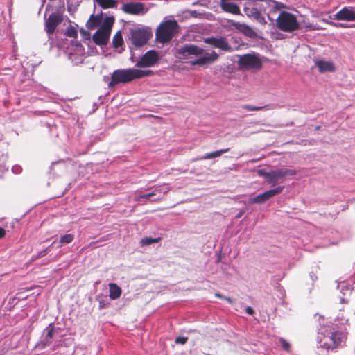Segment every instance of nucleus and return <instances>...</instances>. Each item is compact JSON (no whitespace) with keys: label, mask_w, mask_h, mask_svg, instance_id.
<instances>
[{"label":"nucleus","mask_w":355,"mask_h":355,"mask_svg":"<svg viewBox=\"0 0 355 355\" xmlns=\"http://www.w3.org/2000/svg\"><path fill=\"white\" fill-rule=\"evenodd\" d=\"M338 27H342V28H346L347 27L346 25L345 24H340L338 26H337Z\"/></svg>","instance_id":"41"},{"label":"nucleus","mask_w":355,"mask_h":355,"mask_svg":"<svg viewBox=\"0 0 355 355\" xmlns=\"http://www.w3.org/2000/svg\"><path fill=\"white\" fill-rule=\"evenodd\" d=\"M230 0H221L220 7L222 10L226 12L233 15H240L241 10L239 7L233 3L229 2Z\"/></svg>","instance_id":"19"},{"label":"nucleus","mask_w":355,"mask_h":355,"mask_svg":"<svg viewBox=\"0 0 355 355\" xmlns=\"http://www.w3.org/2000/svg\"><path fill=\"white\" fill-rule=\"evenodd\" d=\"M251 2L245 3L243 12L245 15L250 19H253L261 25H266V21L264 17L261 15V11L257 8L256 4L254 3L256 1L251 0Z\"/></svg>","instance_id":"8"},{"label":"nucleus","mask_w":355,"mask_h":355,"mask_svg":"<svg viewBox=\"0 0 355 355\" xmlns=\"http://www.w3.org/2000/svg\"><path fill=\"white\" fill-rule=\"evenodd\" d=\"M152 35L151 29L148 27L136 28L130 31L131 42L136 47L145 45Z\"/></svg>","instance_id":"6"},{"label":"nucleus","mask_w":355,"mask_h":355,"mask_svg":"<svg viewBox=\"0 0 355 355\" xmlns=\"http://www.w3.org/2000/svg\"><path fill=\"white\" fill-rule=\"evenodd\" d=\"M187 337L179 336L175 338V343L176 344L184 345L187 342Z\"/></svg>","instance_id":"34"},{"label":"nucleus","mask_w":355,"mask_h":355,"mask_svg":"<svg viewBox=\"0 0 355 355\" xmlns=\"http://www.w3.org/2000/svg\"><path fill=\"white\" fill-rule=\"evenodd\" d=\"M98 4L103 9L116 7L117 2L115 0H96Z\"/></svg>","instance_id":"23"},{"label":"nucleus","mask_w":355,"mask_h":355,"mask_svg":"<svg viewBox=\"0 0 355 355\" xmlns=\"http://www.w3.org/2000/svg\"><path fill=\"white\" fill-rule=\"evenodd\" d=\"M51 245L48 246L44 250L39 252L37 253V254L35 256V257L33 258V259H39V258L46 256L49 252H51Z\"/></svg>","instance_id":"31"},{"label":"nucleus","mask_w":355,"mask_h":355,"mask_svg":"<svg viewBox=\"0 0 355 355\" xmlns=\"http://www.w3.org/2000/svg\"><path fill=\"white\" fill-rule=\"evenodd\" d=\"M190 17H194V18H202V16L205 15V13H200L198 12L196 10H190L189 11Z\"/></svg>","instance_id":"33"},{"label":"nucleus","mask_w":355,"mask_h":355,"mask_svg":"<svg viewBox=\"0 0 355 355\" xmlns=\"http://www.w3.org/2000/svg\"><path fill=\"white\" fill-rule=\"evenodd\" d=\"M159 60V55L155 50L148 51L142 55L135 64L138 68L151 67L155 65Z\"/></svg>","instance_id":"9"},{"label":"nucleus","mask_w":355,"mask_h":355,"mask_svg":"<svg viewBox=\"0 0 355 355\" xmlns=\"http://www.w3.org/2000/svg\"><path fill=\"white\" fill-rule=\"evenodd\" d=\"M153 73L151 70H141L134 68L117 69L112 73L108 87L111 88L120 83L125 84L134 80L150 76Z\"/></svg>","instance_id":"3"},{"label":"nucleus","mask_w":355,"mask_h":355,"mask_svg":"<svg viewBox=\"0 0 355 355\" xmlns=\"http://www.w3.org/2000/svg\"><path fill=\"white\" fill-rule=\"evenodd\" d=\"M334 19L355 21V7H344L334 15Z\"/></svg>","instance_id":"15"},{"label":"nucleus","mask_w":355,"mask_h":355,"mask_svg":"<svg viewBox=\"0 0 355 355\" xmlns=\"http://www.w3.org/2000/svg\"><path fill=\"white\" fill-rule=\"evenodd\" d=\"M346 339L347 332L343 327L332 323L323 327L320 337V345L327 350L335 349L340 347Z\"/></svg>","instance_id":"1"},{"label":"nucleus","mask_w":355,"mask_h":355,"mask_svg":"<svg viewBox=\"0 0 355 355\" xmlns=\"http://www.w3.org/2000/svg\"><path fill=\"white\" fill-rule=\"evenodd\" d=\"M107 306V303L106 302V300L103 299L99 300V309H103L106 308Z\"/></svg>","instance_id":"36"},{"label":"nucleus","mask_w":355,"mask_h":355,"mask_svg":"<svg viewBox=\"0 0 355 355\" xmlns=\"http://www.w3.org/2000/svg\"><path fill=\"white\" fill-rule=\"evenodd\" d=\"M161 240H162V237H159V236L157 238H155V239H153L151 237H144L140 240L139 245L141 247L146 246V245H149L153 243H158Z\"/></svg>","instance_id":"24"},{"label":"nucleus","mask_w":355,"mask_h":355,"mask_svg":"<svg viewBox=\"0 0 355 355\" xmlns=\"http://www.w3.org/2000/svg\"><path fill=\"white\" fill-rule=\"evenodd\" d=\"M110 33L105 30L104 28H99L93 35L92 39L97 45H105L107 43Z\"/></svg>","instance_id":"16"},{"label":"nucleus","mask_w":355,"mask_h":355,"mask_svg":"<svg viewBox=\"0 0 355 355\" xmlns=\"http://www.w3.org/2000/svg\"><path fill=\"white\" fill-rule=\"evenodd\" d=\"M62 20V16L59 12L51 13L45 21V31L47 34L52 35Z\"/></svg>","instance_id":"13"},{"label":"nucleus","mask_w":355,"mask_h":355,"mask_svg":"<svg viewBox=\"0 0 355 355\" xmlns=\"http://www.w3.org/2000/svg\"><path fill=\"white\" fill-rule=\"evenodd\" d=\"M178 24L175 20H167L156 30V39L161 43L170 42L178 31Z\"/></svg>","instance_id":"4"},{"label":"nucleus","mask_w":355,"mask_h":355,"mask_svg":"<svg viewBox=\"0 0 355 355\" xmlns=\"http://www.w3.org/2000/svg\"><path fill=\"white\" fill-rule=\"evenodd\" d=\"M296 175V171L293 169H284L279 171V176L286 178L288 176H293Z\"/></svg>","instance_id":"30"},{"label":"nucleus","mask_w":355,"mask_h":355,"mask_svg":"<svg viewBox=\"0 0 355 355\" xmlns=\"http://www.w3.org/2000/svg\"><path fill=\"white\" fill-rule=\"evenodd\" d=\"M155 195V193L153 192L152 193H146V194H144V195H142L141 196V198H149L152 196H153Z\"/></svg>","instance_id":"38"},{"label":"nucleus","mask_w":355,"mask_h":355,"mask_svg":"<svg viewBox=\"0 0 355 355\" xmlns=\"http://www.w3.org/2000/svg\"><path fill=\"white\" fill-rule=\"evenodd\" d=\"M123 40L122 35L120 32H118L113 37L112 44L114 48H119L122 46Z\"/></svg>","instance_id":"27"},{"label":"nucleus","mask_w":355,"mask_h":355,"mask_svg":"<svg viewBox=\"0 0 355 355\" xmlns=\"http://www.w3.org/2000/svg\"><path fill=\"white\" fill-rule=\"evenodd\" d=\"M242 108L248 111H261L265 110H269L270 105H266L264 106H254L251 105H243Z\"/></svg>","instance_id":"25"},{"label":"nucleus","mask_w":355,"mask_h":355,"mask_svg":"<svg viewBox=\"0 0 355 355\" xmlns=\"http://www.w3.org/2000/svg\"><path fill=\"white\" fill-rule=\"evenodd\" d=\"M257 175H266V178H276L274 175H270V173H266L263 171V169H260L257 171Z\"/></svg>","instance_id":"35"},{"label":"nucleus","mask_w":355,"mask_h":355,"mask_svg":"<svg viewBox=\"0 0 355 355\" xmlns=\"http://www.w3.org/2000/svg\"><path fill=\"white\" fill-rule=\"evenodd\" d=\"M216 296L218 297H220V298H223V297L222 296V295L219 294V293H216Z\"/></svg>","instance_id":"43"},{"label":"nucleus","mask_w":355,"mask_h":355,"mask_svg":"<svg viewBox=\"0 0 355 355\" xmlns=\"http://www.w3.org/2000/svg\"><path fill=\"white\" fill-rule=\"evenodd\" d=\"M74 239V235L72 234H67L64 236H62L60 239V246H62L64 244H68L73 241Z\"/></svg>","instance_id":"28"},{"label":"nucleus","mask_w":355,"mask_h":355,"mask_svg":"<svg viewBox=\"0 0 355 355\" xmlns=\"http://www.w3.org/2000/svg\"><path fill=\"white\" fill-rule=\"evenodd\" d=\"M239 69L244 70L261 69L263 65L259 55L247 53L239 56L238 60Z\"/></svg>","instance_id":"7"},{"label":"nucleus","mask_w":355,"mask_h":355,"mask_svg":"<svg viewBox=\"0 0 355 355\" xmlns=\"http://www.w3.org/2000/svg\"><path fill=\"white\" fill-rule=\"evenodd\" d=\"M245 312L250 315H252L254 313V309L250 306H247L245 308Z\"/></svg>","instance_id":"37"},{"label":"nucleus","mask_w":355,"mask_h":355,"mask_svg":"<svg viewBox=\"0 0 355 355\" xmlns=\"http://www.w3.org/2000/svg\"><path fill=\"white\" fill-rule=\"evenodd\" d=\"M178 54L184 58L189 55L200 56L198 58L190 62L191 65L203 66L211 64L218 58V55L215 52L207 53L205 51L194 44H185L178 50Z\"/></svg>","instance_id":"2"},{"label":"nucleus","mask_w":355,"mask_h":355,"mask_svg":"<svg viewBox=\"0 0 355 355\" xmlns=\"http://www.w3.org/2000/svg\"><path fill=\"white\" fill-rule=\"evenodd\" d=\"M102 15H92L89 19L87 21L86 26L89 30H92L100 25L102 21Z\"/></svg>","instance_id":"20"},{"label":"nucleus","mask_w":355,"mask_h":355,"mask_svg":"<svg viewBox=\"0 0 355 355\" xmlns=\"http://www.w3.org/2000/svg\"><path fill=\"white\" fill-rule=\"evenodd\" d=\"M110 297L112 300H116L121 297V288L114 283H110L109 284Z\"/></svg>","instance_id":"21"},{"label":"nucleus","mask_w":355,"mask_h":355,"mask_svg":"<svg viewBox=\"0 0 355 355\" xmlns=\"http://www.w3.org/2000/svg\"><path fill=\"white\" fill-rule=\"evenodd\" d=\"M284 189V186H278L272 189L268 190L263 193L259 194L257 196L251 198L250 202L256 204L264 203L276 195L279 194Z\"/></svg>","instance_id":"11"},{"label":"nucleus","mask_w":355,"mask_h":355,"mask_svg":"<svg viewBox=\"0 0 355 355\" xmlns=\"http://www.w3.org/2000/svg\"><path fill=\"white\" fill-rule=\"evenodd\" d=\"M228 302L230 303H232V300L231 298L230 297H224Z\"/></svg>","instance_id":"40"},{"label":"nucleus","mask_w":355,"mask_h":355,"mask_svg":"<svg viewBox=\"0 0 355 355\" xmlns=\"http://www.w3.org/2000/svg\"><path fill=\"white\" fill-rule=\"evenodd\" d=\"M65 35L69 37L77 38L78 31L73 26H71L67 28Z\"/></svg>","instance_id":"29"},{"label":"nucleus","mask_w":355,"mask_h":355,"mask_svg":"<svg viewBox=\"0 0 355 355\" xmlns=\"http://www.w3.org/2000/svg\"><path fill=\"white\" fill-rule=\"evenodd\" d=\"M54 332L55 327L53 323H51L44 329L40 340L36 343L35 347L43 349L46 347L49 346L52 343Z\"/></svg>","instance_id":"10"},{"label":"nucleus","mask_w":355,"mask_h":355,"mask_svg":"<svg viewBox=\"0 0 355 355\" xmlns=\"http://www.w3.org/2000/svg\"><path fill=\"white\" fill-rule=\"evenodd\" d=\"M204 42L206 44H210L225 51H230L231 50V46L227 39L225 37H207L204 40Z\"/></svg>","instance_id":"14"},{"label":"nucleus","mask_w":355,"mask_h":355,"mask_svg":"<svg viewBox=\"0 0 355 355\" xmlns=\"http://www.w3.org/2000/svg\"><path fill=\"white\" fill-rule=\"evenodd\" d=\"M114 21V19L113 17H107L105 19L103 25L100 28H104L105 31L110 33Z\"/></svg>","instance_id":"26"},{"label":"nucleus","mask_w":355,"mask_h":355,"mask_svg":"<svg viewBox=\"0 0 355 355\" xmlns=\"http://www.w3.org/2000/svg\"><path fill=\"white\" fill-rule=\"evenodd\" d=\"M315 64L318 68V71L320 73H323L327 71L334 72L336 69L334 63L331 61L315 60Z\"/></svg>","instance_id":"18"},{"label":"nucleus","mask_w":355,"mask_h":355,"mask_svg":"<svg viewBox=\"0 0 355 355\" xmlns=\"http://www.w3.org/2000/svg\"><path fill=\"white\" fill-rule=\"evenodd\" d=\"M279 343H280V344H281L282 347L284 350H286V351L288 352V351L290 350V349H291V345H290V343H289L288 342H287V341H286L284 338H279Z\"/></svg>","instance_id":"32"},{"label":"nucleus","mask_w":355,"mask_h":355,"mask_svg":"<svg viewBox=\"0 0 355 355\" xmlns=\"http://www.w3.org/2000/svg\"><path fill=\"white\" fill-rule=\"evenodd\" d=\"M6 235V230L2 228V227H0V239H2Z\"/></svg>","instance_id":"39"},{"label":"nucleus","mask_w":355,"mask_h":355,"mask_svg":"<svg viewBox=\"0 0 355 355\" xmlns=\"http://www.w3.org/2000/svg\"><path fill=\"white\" fill-rule=\"evenodd\" d=\"M275 179H272V178L269 179V183L275 184L274 181H273Z\"/></svg>","instance_id":"42"},{"label":"nucleus","mask_w":355,"mask_h":355,"mask_svg":"<svg viewBox=\"0 0 355 355\" xmlns=\"http://www.w3.org/2000/svg\"><path fill=\"white\" fill-rule=\"evenodd\" d=\"M229 148H225L220 150L214 151L212 153H207L203 157L200 158H197V160H202V159H209L215 157H218L221 156L223 153H227L229 151Z\"/></svg>","instance_id":"22"},{"label":"nucleus","mask_w":355,"mask_h":355,"mask_svg":"<svg viewBox=\"0 0 355 355\" xmlns=\"http://www.w3.org/2000/svg\"><path fill=\"white\" fill-rule=\"evenodd\" d=\"M232 25L241 33L250 38H256L257 37V33L249 26L239 22H234Z\"/></svg>","instance_id":"17"},{"label":"nucleus","mask_w":355,"mask_h":355,"mask_svg":"<svg viewBox=\"0 0 355 355\" xmlns=\"http://www.w3.org/2000/svg\"><path fill=\"white\" fill-rule=\"evenodd\" d=\"M277 27L287 33H292L300 28V24L295 15L286 11H282L279 13L276 20Z\"/></svg>","instance_id":"5"},{"label":"nucleus","mask_w":355,"mask_h":355,"mask_svg":"<svg viewBox=\"0 0 355 355\" xmlns=\"http://www.w3.org/2000/svg\"><path fill=\"white\" fill-rule=\"evenodd\" d=\"M121 10L128 15H144L147 12L148 9L144 3L140 2H130L123 5Z\"/></svg>","instance_id":"12"}]
</instances>
